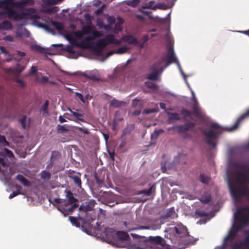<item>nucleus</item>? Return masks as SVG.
<instances>
[{
    "label": "nucleus",
    "mask_w": 249,
    "mask_h": 249,
    "mask_svg": "<svg viewBox=\"0 0 249 249\" xmlns=\"http://www.w3.org/2000/svg\"><path fill=\"white\" fill-rule=\"evenodd\" d=\"M119 112H116L115 114V119L116 120L120 121L122 120V118H121L119 116Z\"/></svg>",
    "instance_id": "57"
},
{
    "label": "nucleus",
    "mask_w": 249,
    "mask_h": 249,
    "mask_svg": "<svg viewBox=\"0 0 249 249\" xmlns=\"http://www.w3.org/2000/svg\"><path fill=\"white\" fill-rule=\"evenodd\" d=\"M58 120L60 123H63L66 122V120L62 116H60L59 117Z\"/></svg>",
    "instance_id": "61"
},
{
    "label": "nucleus",
    "mask_w": 249,
    "mask_h": 249,
    "mask_svg": "<svg viewBox=\"0 0 249 249\" xmlns=\"http://www.w3.org/2000/svg\"><path fill=\"white\" fill-rule=\"evenodd\" d=\"M154 7H155L154 1H150L148 3L144 4L142 6V9H150L154 10ZM142 11L143 13H146V11H144V10H142Z\"/></svg>",
    "instance_id": "24"
},
{
    "label": "nucleus",
    "mask_w": 249,
    "mask_h": 249,
    "mask_svg": "<svg viewBox=\"0 0 249 249\" xmlns=\"http://www.w3.org/2000/svg\"><path fill=\"white\" fill-rule=\"evenodd\" d=\"M165 232V237L170 240L177 249L184 248L187 244L195 242L193 237L189 234L186 227L182 224L168 228Z\"/></svg>",
    "instance_id": "3"
},
{
    "label": "nucleus",
    "mask_w": 249,
    "mask_h": 249,
    "mask_svg": "<svg viewBox=\"0 0 249 249\" xmlns=\"http://www.w3.org/2000/svg\"><path fill=\"white\" fill-rule=\"evenodd\" d=\"M167 58H168V62L167 63L166 67H168L172 63H176L177 64L178 67V70H179L181 74L183 76L185 83L186 84L187 87L190 89L191 92L192 93V99H193V100L194 102L195 106L194 107V112H195V114H196L197 115H198L199 114V111L198 108L196 107L197 100H196V98L195 95V92L191 89L189 84L187 82L186 78L188 76V75H186L183 72V71L181 68L179 62L177 58V56L176 55V54L174 52V51L172 47H170L168 49V51L167 52Z\"/></svg>",
    "instance_id": "5"
},
{
    "label": "nucleus",
    "mask_w": 249,
    "mask_h": 249,
    "mask_svg": "<svg viewBox=\"0 0 249 249\" xmlns=\"http://www.w3.org/2000/svg\"><path fill=\"white\" fill-rule=\"evenodd\" d=\"M36 71H37V68L35 67L34 66H32V67L31 68L29 74L30 75L34 74L36 73Z\"/></svg>",
    "instance_id": "47"
},
{
    "label": "nucleus",
    "mask_w": 249,
    "mask_h": 249,
    "mask_svg": "<svg viewBox=\"0 0 249 249\" xmlns=\"http://www.w3.org/2000/svg\"><path fill=\"white\" fill-rule=\"evenodd\" d=\"M91 33V36L85 37L80 43H77L76 46L85 48L89 47L91 46L92 40L96 37L103 36V34L101 32L96 31L94 28H93Z\"/></svg>",
    "instance_id": "11"
},
{
    "label": "nucleus",
    "mask_w": 249,
    "mask_h": 249,
    "mask_svg": "<svg viewBox=\"0 0 249 249\" xmlns=\"http://www.w3.org/2000/svg\"><path fill=\"white\" fill-rule=\"evenodd\" d=\"M222 129L223 128L220 125L214 123H212L209 128L205 129L204 133L205 140L209 146L212 148L216 147L218 135Z\"/></svg>",
    "instance_id": "6"
},
{
    "label": "nucleus",
    "mask_w": 249,
    "mask_h": 249,
    "mask_svg": "<svg viewBox=\"0 0 249 249\" xmlns=\"http://www.w3.org/2000/svg\"><path fill=\"white\" fill-rule=\"evenodd\" d=\"M181 114L184 116H189L190 115V113L187 110L183 109L181 111Z\"/></svg>",
    "instance_id": "56"
},
{
    "label": "nucleus",
    "mask_w": 249,
    "mask_h": 249,
    "mask_svg": "<svg viewBox=\"0 0 249 249\" xmlns=\"http://www.w3.org/2000/svg\"><path fill=\"white\" fill-rule=\"evenodd\" d=\"M48 78L46 76H42L41 78L39 77V74H37L36 77V81L37 82L43 84L47 82Z\"/></svg>",
    "instance_id": "32"
},
{
    "label": "nucleus",
    "mask_w": 249,
    "mask_h": 249,
    "mask_svg": "<svg viewBox=\"0 0 249 249\" xmlns=\"http://www.w3.org/2000/svg\"><path fill=\"white\" fill-rule=\"evenodd\" d=\"M141 113V111L140 110H136L135 111H134L133 113H132V115L133 116H138L139 115V114H140Z\"/></svg>",
    "instance_id": "63"
},
{
    "label": "nucleus",
    "mask_w": 249,
    "mask_h": 249,
    "mask_svg": "<svg viewBox=\"0 0 249 249\" xmlns=\"http://www.w3.org/2000/svg\"><path fill=\"white\" fill-rule=\"evenodd\" d=\"M34 3L32 0H20L15 1V0H0V9L4 11L8 16L15 20L21 21L23 25L27 23L28 20L33 21L32 24L38 28L44 29L47 30L46 27L47 21L42 19V22L38 21L41 18L36 13V10L33 8H29L23 12L19 13L14 10V8H22L26 5H32Z\"/></svg>",
    "instance_id": "2"
},
{
    "label": "nucleus",
    "mask_w": 249,
    "mask_h": 249,
    "mask_svg": "<svg viewBox=\"0 0 249 249\" xmlns=\"http://www.w3.org/2000/svg\"><path fill=\"white\" fill-rule=\"evenodd\" d=\"M0 53H4L5 55H7L9 54L8 51L3 47H0Z\"/></svg>",
    "instance_id": "51"
},
{
    "label": "nucleus",
    "mask_w": 249,
    "mask_h": 249,
    "mask_svg": "<svg viewBox=\"0 0 249 249\" xmlns=\"http://www.w3.org/2000/svg\"><path fill=\"white\" fill-rule=\"evenodd\" d=\"M57 132L62 133L69 130L68 126L66 124L58 125L57 126Z\"/></svg>",
    "instance_id": "29"
},
{
    "label": "nucleus",
    "mask_w": 249,
    "mask_h": 249,
    "mask_svg": "<svg viewBox=\"0 0 249 249\" xmlns=\"http://www.w3.org/2000/svg\"><path fill=\"white\" fill-rule=\"evenodd\" d=\"M41 178L43 179L48 180L50 178V173L48 172L43 171H42L40 174Z\"/></svg>",
    "instance_id": "34"
},
{
    "label": "nucleus",
    "mask_w": 249,
    "mask_h": 249,
    "mask_svg": "<svg viewBox=\"0 0 249 249\" xmlns=\"http://www.w3.org/2000/svg\"><path fill=\"white\" fill-rule=\"evenodd\" d=\"M121 42V41L116 39L113 36L107 35L104 38L99 39L97 41L96 44L93 46V50L96 54L99 55L101 53L103 49L107 44H113L118 45L120 44Z\"/></svg>",
    "instance_id": "7"
},
{
    "label": "nucleus",
    "mask_w": 249,
    "mask_h": 249,
    "mask_svg": "<svg viewBox=\"0 0 249 249\" xmlns=\"http://www.w3.org/2000/svg\"><path fill=\"white\" fill-rule=\"evenodd\" d=\"M146 86L150 89H158V86H157L155 84H154L153 82H146L145 83Z\"/></svg>",
    "instance_id": "40"
},
{
    "label": "nucleus",
    "mask_w": 249,
    "mask_h": 249,
    "mask_svg": "<svg viewBox=\"0 0 249 249\" xmlns=\"http://www.w3.org/2000/svg\"><path fill=\"white\" fill-rule=\"evenodd\" d=\"M68 110L74 116H75L76 118L78 117H81V116H82L83 115L82 114H80V113H78L76 111H73L72 110H71V109L70 108H68Z\"/></svg>",
    "instance_id": "45"
},
{
    "label": "nucleus",
    "mask_w": 249,
    "mask_h": 249,
    "mask_svg": "<svg viewBox=\"0 0 249 249\" xmlns=\"http://www.w3.org/2000/svg\"><path fill=\"white\" fill-rule=\"evenodd\" d=\"M176 0H167V3H158L155 4L154 10L160 9H167L172 7L175 3Z\"/></svg>",
    "instance_id": "14"
},
{
    "label": "nucleus",
    "mask_w": 249,
    "mask_h": 249,
    "mask_svg": "<svg viewBox=\"0 0 249 249\" xmlns=\"http://www.w3.org/2000/svg\"><path fill=\"white\" fill-rule=\"evenodd\" d=\"M142 42L146 43L148 40V36L145 35L142 38Z\"/></svg>",
    "instance_id": "58"
},
{
    "label": "nucleus",
    "mask_w": 249,
    "mask_h": 249,
    "mask_svg": "<svg viewBox=\"0 0 249 249\" xmlns=\"http://www.w3.org/2000/svg\"><path fill=\"white\" fill-rule=\"evenodd\" d=\"M66 200L63 199L61 198H54V202L56 203L60 204L59 206L57 207V210L61 212L64 216H66L68 214V212H71L73 211L74 209L76 208L78 205L76 203H74L72 205V206L66 209L62 208L63 206H65L66 204Z\"/></svg>",
    "instance_id": "12"
},
{
    "label": "nucleus",
    "mask_w": 249,
    "mask_h": 249,
    "mask_svg": "<svg viewBox=\"0 0 249 249\" xmlns=\"http://www.w3.org/2000/svg\"><path fill=\"white\" fill-rule=\"evenodd\" d=\"M109 104L110 106L115 108H118L124 106L126 105V102L116 99H113L110 101Z\"/></svg>",
    "instance_id": "21"
},
{
    "label": "nucleus",
    "mask_w": 249,
    "mask_h": 249,
    "mask_svg": "<svg viewBox=\"0 0 249 249\" xmlns=\"http://www.w3.org/2000/svg\"><path fill=\"white\" fill-rule=\"evenodd\" d=\"M13 153L8 149L3 148L0 151V173L2 176L0 177V180L5 185L9 182L11 174L7 170L9 164L13 161Z\"/></svg>",
    "instance_id": "4"
},
{
    "label": "nucleus",
    "mask_w": 249,
    "mask_h": 249,
    "mask_svg": "<svg viewBox=\"0 0 249 249\" xmlns=\"http://www.w3.org/2000/svg\"><path fill=\"white\" fill-rule=\"evenodd\" d=\"M52 24L54 27H55L58 31L62 32L64 31V28L63 25L59 22H53Z\"/></svg>",
    "instance_id": "31"
},
{
    "label": "nucleus",
    "mask_w": 249,
    "mask_h": 249,
    "mask_svg": "<svg viewBox=\"0 0 249 249\" xmlns=\"http://www.w3.org/2000/svg\"><path fill=\"white\" fill-rule=\"evenodd\" d=\"M160 228V224H158L155 222L151 223L148 226H140L136 228L135 230H150L152 231H155L159 230Z\"/></svg>",
    "instance_id": "16"
},
{
    "label": "nucleus",
    "mask_w": 249,
    "mask_h": 249,
    "mask_svg": "<svg viewBox=\"0 0 249 249\" xmlns=\"http://www.w3.org/2000/svg\"><path fill=\"white\" fill-rule=\"evenodd\" d=\"M152 187L148 190H144L139 192V194H143L146 196H149L151 194Z\"/></svg>",
    "instance_id": "38"
},
{
    "label": "nucleus",
    "mask_w": 249,
    "mask_h": 249,
    "mask_svg": "<svg viewBox=\"0 0 249 249\" xmlns=\"http://www.w3.org/2000/svg\"><path fill=\"white\" fill-rule=\"evenodd\" d=\"M164 243V239L160 236H149V241L142 243L143 246L141 248L142 249H165L158 248L157 246V244L162 245Z\"/></svg>",
    "instance_id": "9"
},
{
    "label": "nucleus",
    "mask_w": 249,
    "mask_h": 249,
    "mask_svg": "<svg viewBox=\"0 0 249 249\" xmlns=\"http://www.w3.org/2000/svg\"><path fill=\"white\" fill-rule=\"evenodd\" d=\"M20 194H21V193H19V192H14L9 195V198L11 199V198H13L14 197H15Z\"/></svg>",
    "instance_id": "52"
},
{
    "label": "nucleus",
    "mask_w": 249,
    "mask_h": 249,
    "mask_svg": "<svg viewBox=\"0 0 249 249\" xmlns=\"http://www.w3.org/2000/svg\"><path fill=\"white\" fill-rule=\"evenodd\" d=\"M94 28V26L90 23H88L82 28L81 31L74 32L73 34L72 39L73 41L75 42V44L76 46L77 43H80L82 40V37L85 35L92 32Z\"/></svg>",
    "instance_id": "10"
},
{
    "label": "nucleus",
    "mask_w": 249,
    "mask_h": 249,
    "mask_svg": "<svg viewBox=\"0 0 249 249\" xmlns=\"http://www.w3.org/2000/svg\"><path fill=\"white\" fill-rule=\"evenodd\" d=\"M69 220L71 221V222L72 223L73 226H74L76 227H78L79 226V224L78 223H77L76 219L74 217L70 216Z\"/></svg>",
    "instance_id": "43"
},
{
    "label": "nucleus",
    "mask_w": 249,
    "mask_h": 249,
    "mask_svg": "<svg viewBox=\"0 0 249 249\" xmlns=\"http://www.w3.org/2000/svg\"><path fill=\"white\" fill-rule=\"evenodd\" d=\"M97 25L100 29H104L107 32H108L111 30V28L109 25H105L103 24L101 20H98L97 22Z\"/></svg>",
    "instance_id": "28"
},
{
    "label": "nucleus",
    "mask_w": 249,
    "mask_h": 249,
    "mask_svg": "<svg viewBox=\"0 0 249 249\" xmlns=\"http://www.w3.org/2000/svg\"><path fill=\"white\" fill-rule=\"evenodd\" d=\"M194 126V124L193 123H189L188 124H186L182 125H178L173 126L172 129L175 130L176 131L181 133L184 132L187 130H189L191 128H192ZM171 128H170L168 129V130H171Z\"/></svg>",
    "instance_id": "15"
},
{
    "label": "nucleus",
    "mask_w": 249,
    "mask_h": 249,
    "mask_svg": "<svg viewBox=\"0 0 249 249\" xmlns=\"http://www.w3.org/2000/svg\"><path fill=\"white\" fill-rule=\"evenodd\" d=\"M20 123L24 129H26L29 125V118L24 116L20 120Z\"/></svg>",
    "instance_id": "27"
},
{
    "label": "nucleus",
    "mask_w": 249,
    "mask_h": 249,
    "mask_svg": "<svg viewBox=\"0 0 249 249\" xmlns=\"http://www.w3.org/2000/svg\"><path fill=\"white\" fill-rule=\"evenodd\" d=\"M61 71L65 74H68L69 75H76V74H82L83 75V76L86 77H88L89 78V75H88V74H86L84 73H82L80 71H75V72H72V73H70V72H69L67 71H63V70H61Z\"/></svg>",
    "instance_id": "33"
},
{
    "label": "nucleus",
    "mask_w": 249,
    "mask_h": 249,
    "mask_svg": "<svg viewBox=\"0 0 249 249\" xmlns=\"http://www.w3.org/2000/svg\"><path fill=\"white\" fill-rule=\"evenodd\" d=\"M163 132L162 130H155L153 134H152L151 136L153 137L154 135L156 137L158 136V135Z\"/></svg>",
    "instance_id": "53"
},
{
    "label": "nucleus",
    "mask_w": 249,
    "mask_h": 249,
    "mask_svg": "<svg viewBox=\"0 0 249 249\" xmlns=\"http://www.w3.org/2000/svg\"><path fill=\"white\" fill-rule=\"evenodd\" d=\"M121 30V28L120 26V24H116L115 28L114 29V32L117 33L118 32H119Z\"/></svg>",
    "instance_id": "54"
},
{
    "label": "nucleus",
    "mask_w": 249,
    "mask_h": 249,
    "mask_svg": "<svg viewBox=\"0 0 249 249\" xmlns=\"http://www.w3.org/2000/svg\"><path fill=\"white\" fill-rule=\"evenodd\" d=\"M157 111H158V109H144L142 113L147 114L156 112Z\"/></svg>",
    "instance_id": "44"
},
{
    "label": "nucleus",
    "mask_w": 249,
    "mask_h": 249,
    "mask_svg": "<svg viewBox=\"0 0 249 249\" xmlns=\"http://www.w3.org/2000/svg\"><path fill=\"white\" fill-rule=\"evenodd\" d=\"M8 145L9 143L6 141L5 137L0 135V147Z\"/></svg>",
    "instance_id": "35"
},
{
    "label": "nucleus",
    "mask_w": 249,
    "mask_h": 249,
    "mask_svg": "<svg viewBox=\"0 0 249 249\" xmlns=\"http://www.w3.org/2000/svg\"><path fill=\"white\" fill-rule=\"evenodd\" d=\"M65 199L67 201L65 206L72 204L76 201V199L73 197V194L70 191L67 192L66 199Z\"/></svg>",
    "instance_id": "22"
},
{
    "label": "nucleus",
    "mask_w": 249,
    "mask_h": 249,
    "mask_svg": "<svg viewBox=\"0 0 249 249\" xmlns=\"http://www.w3.org/2000/svg\"><path fill=\"white\" fill-rule=\"evenodd\" d=\"M128 49H129L128 47H127V46H124L121 47L117 49L115 51H110L107 53V56L106 57V59L114 53H117V54H123V53H125V52H126V51Z\"/></svg>",
    "instance_id": "17"
},
{
    "label": "nucleus",
    "mask_w": 249,
    "mask_h": 249,
    "mask_svg": "<svg viewBox=\"0 0 249 249\" xmlns=\"http://www.w3.org/2000/svg\"><path fill=\"white\" fill-rule=\"evenodd\" d=\"M199 179L200 181L203 183H208L209 180V178L204 175H201L199 177Z\"/></svg>",
    "instance_id": "42"
},
{
    "label": "nucleus",
    "mask_w": 249,
    "mask_h": 249,
    "mask_svg": "<svg viewBox=\"0 0 249 249\" xmlns=\"http://www.w3.org/2000/svg\"><path fill=\"white\" fill-rule=\"evenodd\" d=\"M140 1V0H127L125 1V3L132 7H136L138 5Z\"/></svg>",
    "instance_id": "30"
},
{
    "label": "nucleus",
    "mask_w": 249,
    "mask_h": 249,
    "mask_svg": "<svg viewBox=\"0 0 249 249\" xmlns=\"http://www.w3.org/2000/svg\"><path fill=\"white\" fill-rule=\"evenodd\" d=\"M15 187H16V190H17V191H16V192H19V193H20V192H21V190H22V188H21V186H18V185H16Z\"/></svg>",
    "instance_id": "64"
},
{
    "label": "nucleus",
    "mask_w": 249,
    "mask_h": 249,
    "mask_svg": "<svg viewBox=\"0 0 249 249\" xmlns=\"http://www.w3.org/2000/svg\"><path fill=\"white\" fill-rule=\"evenodd\" d=\"M17 36L19 37H28L30 36V32L26 29L20 26L18 27L16 32Z\"/></svg>",
    "instance_id": "20"
},
{
    "label": "nucleus",
    "mask_w": 249,
    "mask_h": 249,
    "mask_svg": "<svg viewBox=\"0 0 249 249\" xmlns=\"http://www.w3.org/2000/svg\"><path fill=\"white\" fill-rule=\"evenodd\" d=\"M168 62V60L167 54L166 58H162L159 62L153 66L152 70L148 75L147 78L153 81L157 80L164 69L167 67L166 66Z\"/></svg>",
    "instance_id": "8"
},
{
    "label": "nucleus",
    "mask_w": 249,
    "mask_h": 249,
    "mask_svg": "<svg viewBox=\"0 0 249 249\" xmlns=\"http://www.w3.org/2000/svg\"><path fill=\"white\" fill-rule=\"evenodd\" d=\"M12 29V25L7 20H4L2 23H0V30H8Z\"/></svg>",
    "instance_id": "23"
},
{
    "label": "nucleus",
    "mask_w": 249,
    "mask_h": 249,
    "mask_svg": "<svg viewBox=\"0 0 249 249\" xmlns=\"http://www.w3.org/2000/svg\"><path fill=\"white\" fill-rule=\"evenodd\" d=\"M32 48L33 50H35L36 51L42 52L43 50H45L44 48H43L41 47L40 46L37 45V44H34L32 46Z\"/></svg>",
    "instance_id": "39"
},
{
    "label": "nucleus",
    "mask_w": 249,
    "mask_h": 249,
    "mask_svg": "<svg viewBox=\"0 0 249 249\" xmlns=\"http://www.w3.org/2000/svg\"><path fill=\"white\" fill-rule=\"evenodd\" d=\"M16 178L24 186H29V182L22 175H18Z\"/></svg>",
    "instance_id": "25"
},
{
    "label": "nucleus",
    "mask_w": 249,
    "mask_h": 249,
    "mask_svg": "<svg viewBox=\"0 0 249 249\" xmlns=\"http://www.w3.org/2000/svg\"><path fill=\"white\" fill-rule=\"evenodd\" d=\"M140 101V100L137 99L136 98L133 100V101L132 102V105L133 107H137L139 105Z\"/></svg>",
    "instance_id": "49"
},
{
    "label": "nucleus",
    "mask_w": 249,
    "mask_h": 249,
    "mask_svg": "<svg viewBox=\"0 0 249 249\" xmlns=\"http://www.w3.org/2000/svg\"><path fill=\"white\" fill-rule=\"evenodd\" d=\"M72 178L75 184H76L79 187L81 186V181L80 178L76 176H74L72 177Z\"/></svg>",
    "instance_id": "41"
},
{
    "label": "nucleus",
    "mask_w": 249,
    "mask_h": 249,
    "mask_svg": "<svg viewBox=\"0 0 249 249\" xmlns=\"http://www.w3.org/2000/svg\"><path fill=\"white\" fill-rule=\"evenodd\" d=\"M174 215L171 213L169 212L168 210H167V213L165 216V217L168 218V217H173Z\"/></svg>",
    "instance_id": "59"
},
{
    "label": "nucleus",
    "mask_w": 249,
    "mask_h": 249,
    "mask_svg": "<svg viewBox=\"0 0 249 249\" xmlns=\"http://www.w3.org/2000/svg\"><path fill=\"white\" fill-rule=\"evenodd\" d=\"M179 119V117L178 114L177 113H170V116L169 117V120L170 121H175V120H178Z\"/></svg>",
    "instance_id": "37"
},
{
    "label": "nucleus",
    "mask_w": 249,
    "mask_h": 249,
    "mask_svg": "<svg viewBox=\"0 0 249 249\" xmlns=\"http://www.w3.org/2000/svg\"><path fill=\"white\" fill-rule=\"evenodd\" d=\"M211 200V196L208 193H205L199 200L203 203H206L209 202Z\"/></svg>",
    "instance_id": "26"
},
{
    "label": "nucleus",
    "mask_w": 249,
    "mask_h": 249,
    "mask_svg": "<svg viewBox=\"0 0 249 249\" xmlns=\"http://www.w3.org/2000/svg\"><path fill=\"white\" fill-rule=\"evenodd\" d=\"M17 83H18L19 84V85L21 86V87H24V84L22 80H20V79H17Z\"/></svg>",
    "instance_id": "60"
},
{
    "label": "nucleus",
    "mask_w": 249,
    "mask_h": 249,
    "mask_svg": "<svg viewBox=\"0 0 249 249\" xmlns=\"http://www.w3.org/2000/svg\"><path fill=\"white\" fill-rule=\"evenodd\" d=\"M107 21L110 24V25H109V26H110V27H111V24H113L115 22V18L112 17H110L108 18ZM110 28H111V27H110Z\"/></svg>",
    "instance_id": "50"
},
{
    "label": "nucleus",
    "mask_w": 249,
    "mask_h": 249,
    "mask_svg": "<svg viewBox=\"0 0 249 249\" xmlns=\"http://www.w3.org/2000/svg\"><path fill=\"white\" fill-rule=\"evenodd\" d=\"M122 40L124 42L128 43L129 44L136 45L138 43V41L137 39L131 35L123 36L122 38Z\"/></svg>",
    "instance_id": "19"
},
{
    "label": "nucleus",
    "mask_w": 249,
    "mask_h": 249,
    "mask_svg": "<svg viewBox=\"0 0 249 249\" xmlns=\"http://www.w3.org/2000/svg\"><path fill=\"white\" fill-rule=\"evenodd\" d=\"M226 180L236 212L222 246L215 249H249V170H227Z\"/></svg>",
    "instance_id": "1"
},
{
    "label": "nucleus",
    "mask_w": 249,
    "mask_h": 249,
    "mask_svg": "<svg viewBox=\"0 0 249 249\" xmlns=\"http://www.w3.org/2000/svg\"><path fill=\"white\" fill-rule=\"evenodd\" d=\"M111 236L113 239H117L120 241L126 240L128 238V234L124 231H118Z\"/></svg>",
    "instance_id": "18"
},
{
    "label": "nucleus",
    "mask_w": 249,
    "mask_h": 249,
    "mask_svg": "<svg viewBox=\"0 0 249 249\" xmlns=\"http://www.w3.org/2000/svg\"><path fill=\"white\" fill-rule=\"evenodd\" d=\"M249 116V109L244 114H243L237 120V121L234 123V124L231 126L229 127L226 129L229 131V132H232L236 130L238 128L239 126V124L240 123V122L245 118L248 117Z\"/></svg>",
    "instance_id": "13"
},
{
    "label": "nucleus",
    "mask_w": 249,
    "mask_h": 249,
    "mask_svg": "<svg viewBox=\"0 0 249 249\" xmlns=\"http://www.w3.org/2000/svg\"><path fill=\"white\" fill-rule=\"evenodd\" d=\"M3 39L5 41H9V42H12L14 40L13 37L11 36H10V35L6 36H5L4 37Z\"/></svg>",
    "instance_id": "48"
},
{
    "label": "nucleus",
    "mask_w": 249,
    "mask_h": 249,
    "mask_svg": "<svg viewBox=\"0 0 249 249\" xmlns=\"http://www.w3.org/2000/svg\"><path fill=\"white\" fill-rule=\"evenodd\" d=\"M75 94L80 100V101L82 103H85V100H84L82 95L81 93H80L78 92H75Z\"/></svg>",
    "instance_id": "46"
},
{
    "label": "nucleus",
    "mask_w": 249,
    "mask_h": 249,
    "mask_svg": "<svg viewBox=\"0 0 249 249\" xmlns=\"http://www.w3.org/2000/svg\"><path fill=\"white\" fill-rule=\"evenodd\" d=\"M196 213L201 216H204L207 215L205 213L203 212H199L198 210H196Z\"/></svg>",
    "instance_id": "55"
},
{
    "label": "nucleus",
    "mask_w": 249,
    "mask_h": 249,
    "mask_svg": "<svg viewBox=\"0 0 249 249\" xmlns=\"http://www.w3.org/2000/svg\"><path fill=\"white\" fill-rule=\"evenodd\" d=\"M117 20L118 22V24L121 25L123 23V20L120 17H118L117 18Z\"/></svg>",
    "instance_id": "62"
},
{
    "label": "nucleus",
    "mask_w": 249,
    "mask_h": 249,
    "mask_svg": "<svg viewBox=\"0 0 249 249\" xmlns=\"http://www.w3.org/2000/svg\"><path fill=\"white\" fill-rule=\"evenodd\" d=\"M48 101H46L42 107V113L43 115H46L48 113L47 109L48 106Z\"/></svg>",
    "instance_id": "36"
}]
</instances>
